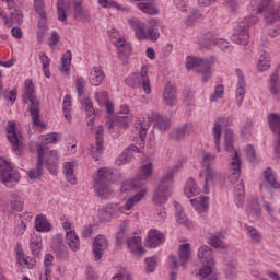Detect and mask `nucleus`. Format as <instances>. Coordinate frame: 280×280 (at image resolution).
<instances>
[{
  "mask_svg": "<svg viewBox=\"0 0 280 280\" xmlns=\"http://www.w3.org/2000/svg\"><path fill=\"white\" fill-rule=\"evenodd\" d=\"M175 208V217L178 224H183V226H186L187 229H191L194 222L187 218V214H185V211L183 210V206L178 203V201L173 202Z\"/></svg>",
  "mask_w": 280,
  "mask_h": 280,
  "instance_id": "393cba45",
  "label": "nucleus"
},
{
  "mask_svg": "<svg viewBox=\"0 0 280 280\" xmlns=\"http://www.w3.org/2000/svg\"><path fill=\"white\" fill-rule=\"evenodd\" d=\"M45 164L39 165L38 162L36 164V167L28 171V178L31 180H36L37 178H40L43 176V166Z\"/></svg>",
  "mask_w": 280,
  "mask_h": 280,
  "instance_id": "680f3d73",
  "label": "nucleus"
},
{
  "mask_svg": "<svg viewBox=\"0 0 280 280\" xmlns=\"http://www.w3.org/2000/svg\"><path fill=\"white\" fill-rule=\"evenodd\" d=\"M268 69H270V55H268V52H264L260 55L258 60V70L268 71Z\"/></svg>",
  "mask_w": 280,
  "mask_h": 280,
  "instance_id": "603ef678",
  "label": "nucleus"
},
{
  "mask_svg": "<svg viewBox=\"0 0 280 280\" xmlns=\"http://www.w3.org/2000/svg\"><path fill=\"white\" fill-rule=\"evenodd\" d=\"M107 209H109V213L112 214V218H119L121 213H125L124 206L119 203H108Z\"/></svg>",
  "mask_w": 280,
  "mask_h": 280,
  "instance_id": "5fc2aeb1",
  "label": "nucleus"
},
{
  "mask_svg": "<svg viewBox=\"0 0 280 280\" xmlns=\"http://www.w3.org/2000/svg\"><path fill=\"white\" fill-rule=\"evenodd\" d=\"M81 106L85 110V113H95V108H93V102L91 98L84 97L81 100Z\"/></svg>",
  "mask_w": 280,
  "mask_h": 280,
  "instance_id": "774afa93",
  "label": "nucleus"
},
{
  "mask_svg": "<svg viewBox=\"0 0 280 280\" xmlns=\"http://www.w3.org/2000/svg\"><path fill=\"white\" fill-rule=\"evenodd\" d=\"M46 165L50 174H56V170L58 168V151H50Z\"/></svg>",
  "mask_w": 280,
  "mask_h": 280,
  "instance_id": "a18cd8bd",
  "label": "nucleus"
},
{
  "mask_svg": "<svg viewBox=\"0 0 280 280\" xmlns=\"http://www.w3.org/2000/svg\"><path fill=\"white\" fill-rule=\"evenodd\" d=\"M184 163L185 161L183 160L177 162V164L168 168L166 174L160 179L153 194V202L155 205H165V202L170 200V196H172L174 191V175L179 172V170H183Z\"/></svg>",
  "mask_w": 280,
  "mask_h": 280,
  "instance_id": "f257e3e1",
  "label": "nucleus"
},
{
  "mask_svg": "<svg viewBox=\"0 0 280 280\" xmlns=\"http://www.w3.org/2000/svg\"><path fill=\"white\" fill-rule=\"evenodd\" d=\"M203 36L208 40H211L212 43H214L221 51H231L233 49V46H231V44L226 39H224V38H214L215 33H213L211 31L203 32Z\"/></svg>",
  "mask_w": 280,
  "mask_h": 280,
  "instance_id": "4be33fe9",
  "label": "nucleus"
},
{
  "mask_svg": "<svg viewBox=\"0 0 280 280\" xmlns=\"http://www.w3.org/2000/svg\"><path fill=\"white\" fill-rule=\"evenodd\" d=\"M130 159H132V153H129L128 150H125V151L116 159V165H118V166L126 165V163H130Z\"/></svg>",
  "mask_w": 280,
  "mask_h": 280,
  "instance_id": "e2e57ef3",
  "label": "nucleus"
},
{
  "mask_svg": "<svg viewBox=\"0 0 280 280\" xmlns=\"http://www.w3.org/2000/svg\"><path fill=\"white\" fill-rule=\"evenodd\" d=\"M66 241L68 243V246H70L71 250L77 253V250H80V238L78 237V234H75V231H68L66 235Z\"/></svg>",
  "mask_w": 280,
  "mask_h": 280,
  "instance_id": "58836bf2",
  "label": "nucleus"
},
{
  "mask_svg": "<svg viewBox=\"0 0 280 280\" xmlns=\"http://www.w3.org/2000/svg\"><path fill=\"white\" fill-rule=\"evenodd\" d=\"M190 203L199 213H202L206 209H209V197H197L195 199H190Z\"/></svg>",
  "mask_w": 280,
  "mask_h": 280,
  "instance_id": "4c0bfd02",
  "label": "nucleus"
},
{
  "mask_svg": "<svg viewBox=\"0 0 280 280\" xmlns=\"http://www.w3.org/2000/svg\"><path fill=\"white\" fill-rule=\"evenodd\" d=\"M226 279H233V277H237V261L233 258L225 259V268H224Z\"/></svg>",
  "mask_w": 280,
  "mask_h": 280,
  "instance_id": "e433bc0d",
  "label": "nucleus"
},
{
  "mask_svg": "<svg viewBox=\"0 0 280 280\" xmlns=\"http://www.w3.org/2000/svg\"><path fill=\"white\" fill-rule=\"evenodd\" d=\"M265 180L272 189H280V184L277 182V174L272 172L271 167H267L265 171Z\"/></svg>",
  "mask_w": 280,
  "mask_h": 280,
  "instance_id": "37998d69",
  "label": "nucleus"
},
{
  "mask_svg": "<svg viewBox=\"0 0 280 280\" xmlns=\"http://www.w3.org/2000/svg\"><path fill=\"white\" fill-rule=\"evenodd\" d=\"M98 220L100 222H110V220H113V214H110L108 206H105L98 210Z\"/></svg>",
  "mask_w": 280,
  "mask_h": 280,
  "instance_id": "4d7b16f0",
  "label": "nucleus"
},
{
  "mask_svg": "<svg viewBox=\"0 0 280 280\" xmlns=\"http://www.w3.org/2000/svg\"><path fill=\"white\" fill-rule=\"evenodd\" d=\"M188 189H185V194L187 198H191V196H196L198 194V190H196V180H194L192 177H190L187 182Z\"/></svg>",
  "mask_w": 280,
  "mask_h": 280,
  "instance_id": "0e129e2a",
  "label": "nucleus"
},
{
  "mask_svg": "<svg viewBox=\"0 0 280 280\" xmlns=\"http://www.w3.org/2000/svg\"><path fill=\"white\" fill-rule=\"evenodd\" d=\"M5 1L9 10V16H11L12 23H23V12L19 9L16 0H1Z\"/></svg>",
  "mask_w": 280,
  "mask_h": 280,
  "instance_id": "412c9836",
  "label": "nucleus"
},
{
  "mask_svg": "<svg viewBox=\"0 0 280 280\" xmlns=\"http://www.w3.org/2000/svg\"><path fill=\"white\" fill-rule=\"evenodd\" d=\"M125 83L131 89H143L147 95L152 93L150 85V77H148V66H142L140 72H133L126 80Z\"/></svg>",
  "mask_w": 280,
  "mask_h": 280,
  "instance_id": "6e6552de",
  "label": "nucleus"
},
{
  "mask_svg": "<svg viewBox=\"0 0 280 280\" xmlns=\"http://www.w3.org/2000/svg\"><path fill=\"white\" fill-rule=\"evenodd\" d=\"M245 229H246L249 240L253 242V244H261V242L264 240V235L261 234V232H259V230H257L256 228H253L248 224H245Z\"/></svg>",
  "mask_w": 280,
  "mask_h": 280,
  "instance_id": "a19ab883",
  "label": "nucleus"
},
{
  "mask_svg": "<svg viewBox=\"0 0 280 280\" xmlns=\"http://www.w3.org/2000/svg\"><path fill=\"white\" fill-rule=\"evenodd\" d=\"M236 75L238 78V83L236 88V104L237 106H242V102H244V96L246 95V80L244 78V72L242 69H236Z\"/></svg>",
  "mask_w": 280,
  "mask_h": 280,
  "instance_id": "6ab92c4d",
  "label": "nucleus"
},
{
  "mask_svg": "<svg viewBox=\"0 0 280 280\" xmlns=\"http://www.w3.org/2000/svg\"><path fill=\"white\" fill-rule=\"evenodd\" d=\"M232 125L233 118L231 117H221L214 122L212 130L217 152H222V148H220V141L222 139V126L226 127Z\"/></svg>",
  "mask_w": 280,
  "mask_h": 280,
  "instance_id": "ddd939ff",
  "label": "nucleus"
},
{
  "mask_svg": "<svg viewBox=\"0 0 280 280\" xmlns=\"http://www.w3.org/2000/svg\"><path fill=\"white\" fill-rule=\"evenodd\" d=\"M224 143H225V152H229L232 159L229 166L228 180L232 185H235V183L240 180V176L242 174V160L240 159V154H237V150H235V147L233 145L234 143L233 130L231 129L225 130Z\"/></svg>",
  "mask_w": 280,
  "mask_h": 280,
  "instance_id": "f03ea898",
  "label": "nucleus"
},
{
  "mask_svg": "<svg viewBox=\"0 0 280 280\" xmlns=\"http://www.w3.org/2000/svg\"><path fill=\"white\" fill-rule=\"evenodd\" d=\"M198 258L202 264V268L199 270V277L205 279L208 275L213 272L215 266V257H213V249L208 245H203L198 250Z\"/></svg>",
  "mask_w": 280,
  "mask_h": 280,
  "instance_id": "9b49d317",
  "label": "nucleus"
},
{
  "mask_svg": "<svg viewBox=\"0 0 280 280\" xmlns=\"http://www.w3.org/2000/svg\"><path fill=\"white\" fill-rule=\"evenodd\" d=\"M73 19L81 21V23H91V13L82 7V0L73 1Z\"/></svg>",
  "mask_w": 280,
  "mask_h": 280,
  "instance_id": "f3484780",
  "label": "nucleus"
},
{
  "mask_svg": "<svg viewBox=\"0 0 280 280\" xmlns=\"http://www.w3.org/2000/svg\"><path fill=\"white\" fill-rule=\"evenodd\" d=\"M248 213L252 215V218H255V220L260 218L261 208L259 207V200L257 198L252 200V205L248 208Z\"/></svg>",
  "mask_w": 280,
  "mask_h": 280,
  "instance_id": "de8ad7c7",
  "label": "nucleus"
},
{
  "mask_svg": "<svg viewBox=\"0 0 280 280\" xmlns=\"http://www.w3.org/2000/svg\"><path fill=\"white\" fill-rule=\"evenodd\" d=\"M63 174L70 183V185H75L78 183V179L75 178V175L73 174V164L71 162H66L63 164Z\"/></svg>",
  "mask_w": 280,
  "mask_h": 280,
  "instance_id": "49530a36",
  "label": "nucleus"
},
{
  "mask_svg": "<svg viewBox=\"0 0 280 280\" xmlns=\"http://www.w3.org/2000/svg\"><path fill=\"white\" fill-rule=\"evenodd\" d=\"M9 202L12 211L21 212L23 211V207H25V200L19 191H12L9 195Z\"/></svg>",
  "mask_w": 280,
  "mask_h": 280,
  "instance_id": "bb28decb",
  "label": "nucleus"
},
{
  "mask_svg": "<svg viewBox=\"0 0 280 280\" xmlns=\"http://www.w3.org/2000/svg\"><path fill=\"white\" fill-rule=\"evenodd\" d=\"M265 20H266V23H268L269 25H272V23H277L280 20L279 10L271 9L269 11H266Z\"/></svg>",
  "mask_w": 280,
  "mask_h": 280,
  "instance_id": "864d4df0",
  "label": "nucleus"
},
{
  "mask_svg": "<svg viewBox=\"0 0 280 280\" xmlns=\"http://www.w3.org/2000/svg\"><path fill=\"white\" fill-rule=\"evenodd\" d=\"M275 10V0H260L257 9V14H262V12H269Z\"/></svg>",
  "mask_w": 280,
  "mask_h": 280,
  "instance_id": "8fccbe9b",
  "label": "nucleus"
},
{
  "mask_svg": "<svg viewBox=\"0 0 280 280\" xmlns=\"http://www.w3.org/2000/svg\"><path fill=\"white\" fill-rule=\"evenodd\" d=\"M186 135H191V127L184 125L174 129L170 135V139L173 141H180V139H185Z\"/></svg>",
  "mask_w": 280,
  "mask_h": 280,
  "instance_id": "f704fd0d",
  "label": "nucleus"
},
{
  "mask_svg": "<svg viewBox=\"0 0 280 280\" xmlns=\"http://www.w3.org/2000/svg\"><path fill=\"white\" fill-rule=\"evenodd\" d=\"M205 184H203V191L205 194H209V183H213V185H220L224 180V176L215 171V168H206L205 170Z\"/></svg>",
  "mask_w": 280,
  "mask_h": 280,
  "instance_id": "dca6fc26",
  "label": "nucleus"
},
{
  "mask_svg": "<svg viewBox=\"0 0 280 280\" xmlns=\"http://www.w3.org/2000/svg\"><path fill=\"white\" fill-rule=\"evenodd\" d=\"M21 180V173H19L13 166L12 163L1 160L0 161V183L4 187L12 188Z\"/></svg>",
  "mask_w": 280,
  "mask_h": 280,
  "instance_id": "1a4fd4ad",
  "label": "nucleus"
},
{
  "mask_svg": "<svg viewBox=\"0 0 280 280\" xmlns=\"http://www.w3.org/2000/svg\"><path fill=\"white\" fill-rule=\"evenodd\" d=\"M71 60H73V55L71 50H67L61 57L60 73H69L71 71Z\"/></svg>",
  "mask_w": 280,
  "mask_h": 280,
  "instance_id": "79ce46f5",
  "label": "nucleus"
},
{
  "mask_svg": "<svg viewBox=\"0 0 280 280\" xmlns=\"http://www.w3.org/2000/svg\"><path fill=\"white\" fill-rule=\"evenodd\" d=\"M22 100L23 104H30L28 112L32 117L33 126L46 128L47 125L40 122V102L36 97V91H34V82H32V80L25 81Z\"/></svg>",
  "mask_w": 280,
  "mask_h": 280,
  "instance_id": "7ed1b4c3",
  "label": "nucleus"
},
{
  "mask_svg": "<svg viewBox=\"0 0 280 280\" xmlns=\"http://www.w3.org/2000/svg\"><path fill=\"white\" fill-rule=\"evenodd\" d=\"M69 10H71V0H57V14L58 21L65 23L67 16H69Z\"/></svg>",
  "mask_w": 280,
  "mask_h": 280,
  "instance_id": "cd10ccee",
  "label": "nucleus"
},
{
  "mask_svg": "<svg viewBox=\"0 0 280 280\" xmlns=\"http://www.w3.org/2000/svg\"><path fill=\"white\" fill-rule=\"evenodd\" d=\"M62 113L65 119L71 121V95H66L62 104Z\"/></svg>",
  "mask_w": 280,
  "mask_h": 280,
  "instance_id": "09e8293b",
  "label": "nucleus"
},
{
  "mask_svg": "<svg viewBox=\"0 0 280 280\" xmlns=\"http://www.w3.org/2000/svg\"><path fill=\"white\" fill-rule=\"evenodd\" d=\"M145 194H148V190L143 188L138 194L130 197L122 206L124 212L130 211V209H132L137 202H140L145 197Z\"/></svg>",
  "mask_w": 280,
  "mask_h": 280,
  "instance_id": "72a5a7b5",
  "label": "nucleus"
},
{
  "mask_svg": "<svg viewBox=\"0 0 280 280\" xmlns=\"http://www.w3.org/2000/svg\"><path fill=\"white\" fill-rule=\"evenodd\" d=\"M127 246L130 248L131 253L138 257H143V255H145V249L141 245V236H132L127 240Z\"/></svg>",
  "mask_w": 280,
  "mask_h": 280,
  "instance_id": "a878e982",
  "label": "nucleus"
},
{
  "mask_svg": "<svg viewBox=\"0 0 280 280\" xmlns=\"http://www.w3.org/2000/svg\"><path fill=\"white\" fill-rule=\"evenodd\" d=\"M25 220H32V214L27 212L20 214V223L14 229V235L21 236L25 233V230L27 229Z\"/></svg>",
  "mask_w": 280,
  "mask_h": 280,
  "instance_id": "ea45409f",
  "label": "nucleus"
},
{
  "mask_svg": "<svg viewBox=\"0 0 280 280\" xmlns=\"http://www.w3.org/2000/svg\"><path fill=\"white\" fill-rule=\"evenodd\" d=\"M30 248L32 250V255H34V257H38L43 249V238L36 234H32Z\"/></svg>",
  "mask_w": 280,
  "mask_h": 280,
  "instance_id": "c9c22d12",
  "label": "nucleus"
},
{
  "mask_svg": "<svg viewBox=\"0 0 280 280\" xmlns=\"http://www.w3.org/2000/svg\"><path fill=\"white\" fill-rule=\"evenodd\" d=\"M7 137L12 145V150H19V141H21V132L16 131V122L9 121L7 125Z\"/></svg>",
  "mask_w": 280,
  "mask_h": 280,
  "instance_id": "a211bd4d",
  "label": "nucleus"
},
{
  "mask_svg": "<svg viewBox=\"0 0 280 280\" xmlns=\"http://www.w3.org/2000/svg\"><path fill=\"white\" fill-rule=\"evenodd\" d=\"M234 194L237 198V205H242L244 202V194H245V188H244V180H241L234 189Z\"/></svg>",
  "mask_w": 280,
  "mask_h": 280,
  "instance_id": "052dcab7",
  "label": "nucleus"
},
{
  "mask_svg": "<svg viewBox=\"0 0 280 280\" xmlns=\"http://www.w3.org/2000/svg\"><path fill=\"white\" fill-rule=\"evenodd\" d=\"M147 272H154L156 270V266H159L156 261V256L145 258Z\"/></svg>",
  "mask_w": 280,
  "mask_h": 280,
  "instance_id": "69168bd1",
  "label": "nucleus"
},
{
  "mask_svg": "<svg viewBox=\"0 0 280 280\" xmlns=\"http://www.w3.org/2000/svg\"><path fill=\"white\" fill-rule=\"evenodd\" d=\"M90 152L95 161H100V155L104 152V138H97L96 145H91Z\"/></svg>",
  "mask_w": 280,
  "mask_h": 280,
  "instance_id": "c03bdc74",
  "label": "nucleus"
},
{
  "mask_svg": "<svg viewBox=\"0 0 280 280\" xmlns=\"http://www.w3.org/2000/svg\"><path fill=\"white\" fill-rule=\"evenodd\" d=\"M105 78L106 74L104 73V70H102V67H94L90 72V84L92 86H100Z\"/></svg>",
  "mask_w": 280,
  "mask_h": 280,
  "instance_id": "c756f323",
  "label": "nucleus"
},
{
  "mask_svg": "<svg viewBox=\"0 0 280 280\" xmlns=\"http://www.w3.org/2000/svg\"><path fill=\"white\" fill-rule=\"evenodd\" d=\"M113 180V171L108 167L97 170V175L94 178V191L101 200H110L115 198V190L110 187Z\"/></svg>",
  "mask_w": 280,
  "mask_h": 280,
  "instance_id": "20e7f679",
  "label": "nucleus"
},
{
  "mask_svg": "<svg viewBox=\"0 0 280 280\" xmlns=\"http://www.w3.org/2000/svg\"><path fill=\"white\" fill-rule=\"evenodd\" d=\"M279 82V74L273 72L269 79V91L271 95H277L279 93V89L277 88V83Z\"/></svg>",
  "mask_w": 280,
  "mask_h": 280,
  "instance_id": "6e6d98bb",
  "label": "nucleus"
},
{
  "mask_svg": "<svg viewBox=\"0 0 280 280\" xmlns=\"http://www.w3.org/2000/svg\"><path fill=\"white\" fill-rule=\"evenodd\" d=\"M113 44L117 47L118 58H120L124 65H128V56L132 52V46H130V43L126 42V38L120 37L113 42Z\"/></svg>",
  "mask_w": 280,
  "mask_h": 280,
  "instance_id": "2eb2a0df",
  "label": "nucleus"
},
{
  "mask_svg": "<svg viewBox=\"0 0 280 280\" xmlns=\"http://www.w3.org/2000/svg\"><path fill=\"white\" fill-rule=\"evenodd\" d=\"M257 23V16L252 15L249 18H245L243 21L238 23V28L234 31L232 34V40L236 45H243L246 47L248 45V40L250 36L248 35V27L255 25Z\"/></svg>",
  "mask_w": 280,
  "mask_h": 280,
  "instance_id": "9d476101",
  "label": "nucleus"
},
{
  "mask_svg": "<svg viewBox=\"0 0 280 280\" xmlns=\"http://www.w3.org/2000/svg\"><path fill=\"white\" fill-rule=\"evenodd\" d=\"M267 121L271 132L276 135L275 152L278 159H280V115L277 113H271L267 116Z\"/></svg>",
  "mask_w": 280,
  "mask_h": 280,
  "instance_id": "f8f14e48",
  "label": "nucleus"
},
{
  "mask_svg": "<svg viewBox=\"0 0 280 280\" xmlns=\"http://www.w3.org/2000/svg\"><path fill=\"white\" fill-rule=\"evenodd\" d=\"M165 242V234L161 233L158 230H150L148 233L147 245L149 248H156V246H161Z\"/></svg>",
  "mask_w": 280,
  "mask_h": 280,
  "instance_id": "b1692460",
  "label": "nucleus"
},
{
  "mask_svg": "<svg viewBox=\"0 0 280 280\" xmlns=\"http://www.w3.org/2000/svg\"><path fill=\"white\" fill-rule=\"evenodd\" d=\"M190 257H191V244L184 243L179 245L178 259H179L180 266H185V264L189 261Z\"/></svg>",
  "mask_w": 280,
  "mask_h": 280,
  "instance_id": "2f4dec72",
  "label": "nucleus"
},
{
  "mask_svg": "<svg viewBox=\"0 0 280 280\" xmlns=\"http://www.w3.org/2000/svg\"><path fill=\"white\" fill-rule=\"evenodd\" d=\"M104 105L108 114L106 126L109 132H115L116 130H119V128H121L122 130H126V128L130 127V121H132V119H130L128 116L113 115L115 113V106L113 105V103H110V101H108Z\"/></svg>",
  "mask_w": 280,
  "mask_h": 280,
  "instance_id": "0eeeda50",
  "label": "nucleus"
},
{
  "mask_svg": "<svg viewBox=\"0 0 280 280\" xmlns=\"http://www.w3.org/2000/svg\"><path fill=\"white\" fill-rule=\"evenodd\" d=\"M52 226L49 220H47V217L45 214H38L35 218V230L37 233H49L51 231Z\"/></svg>",
  "mask_w": 280,
  "mask_h": 280,
  "instance_id": "c85d7f7f",
  "label": "nucleus"
},
{
  "mask_svg": "<svg viewBox=\"0 0 280 280\" xmlns=\"http://www.w3.org/2000/svg\"><path fill=\"white\" fill-rule=\"evenodd\" d=\"M137 7L139 8V10H141V12H144V14H150L151 16H154V14H159V9L150 3L139 2Z\"/></svg>",
  "mask_w": 280,
  "mask_h": 280,
  "instance_id": "3c124183",
  "label": "nucleus"
},
{
  "mask_svg": "<svg viewBox=\"0 0 280 280\" xmlns=\"http://www.w3.org/2000/svg\"><path fill=\"white\" fill-rule=\"evenodd\" d=\"M215 65V58L210 57L207 59L198 57H187L186 59V69H195L197 73L202 75V82H209L211 78V67Z\"/></svg>",
  "mask_w": 280,
  "mask_h": 280,
  "instance_id": "423d86ee",
  "label": "nucleus"
},
{
  "mask_svg": "<svg viewBox=\"0 0 280 280\" xmlns=\"http://www.w3.org/2000/svg\"><path fill=\"white\" fill-rule=\"evenodd\" d=\"M245 154L249 163H257V151L255 150V147L253 144L246 145Z\"/></svg>",
  "mask_w": 280,
  "mask_h": 280,
  "instance_id": "bf43d9fd",
  "label": "nucleus"
},
{
  "mask_svg": "<svg viewBox=\"0 0 280 280\" xmlns=\"http://www.w3.org/2000/svg\"><path fill=\"white\" fill-rule=\"evenodd\" d=\"M153 172L154 166L152 165V162L143 164L140 167L136 178L124 182L122 186L120 187V191L126 194V191H137V189H141V187L145 185V180L152 176Z\"/></svg>",
  "mask_w": 280,
  "mask_h": 280,
  "instance_id": "39448f33",
  "label": "nucleus"
},
{
  "mask_svg": "<svg viewBox=\"0 0 280 280\" xmlns=\"http://www.w3.org/2000/svg\"><path fill=\"white\" fill-rule=\"evenodd\" d=\"M106 248H108V238L104 235H97L92 244V255L95 261H100L104 257Z\"/></svg>",
  "mask_w": 280,
  "mask_h": 280,
  "instance_id": "4468645a",
  "label": "nucleus"
},
{
  "mask_svg": "<svg viewBox=\"0 0 280 280\" xmlns=\"http://www.w3.org/2000/svg\"><path fill=\"white\" fill-rule=\"evenodd\" d=\"M129 25L135 31L136 37L139 40H148V32L145 31V24L137 19H129Z\"/></svg>",
  "mask_w": 280,
  "mask_h": 280,
  "instance_id": "5701e85b",
  "label": "nucleus"
},
{
  "mask_svg": "<svg viewBox=\"0 0 280 280\" xmlns=\"http://www.w3.org/2000/svg\"><path fill=\"white\" fill-rule=\"evenodd\" d=\"M222 95H224V85H217L214 93L210 96V102H218V100L222 98Z\"/></svg>",
  "mask_w": 280,
  "mask_h": 280,
  "instance_id": "338daca9",
  "label": "nucleus"
},
{
  "mask_svg": "<svg viewBox=\"0 0 280 280\" xmlns=\"http://www.w3.org/2000/svg\"><path fill=\"white\" fill-rule=\"evenodd\" d=\"M152 119L155 121V128L160 130V132H166L172 128V121L170 118L162 116L161 114H153Z\"/></svg>",
  "mask_w": 280,
  "mask_h": 280,
  "instance_id": "7c9ffc66",
  "label": "nucleus"
},
{
  "mask_svg": "<svg viewBox=\"0 0 280 280\" xmlns=\"http://www.w3.org/2000/svg\"><path fill=\"white\" fill-rule=\"evenodd\" d=\"M215 159H218L215 153H211L206 150H202L201 151V167H203V170H211L213 167V165H215Z\"/></svg>",
  "mask_w": 280,
  "mask_h": 280,
  "instance_id": "473e14b6",
  "label": "nucleus"
},
{
  "mask_svg": "<svg viewBox=\"0 0 280 280\" xmlns=\"http://www.w3.org/2000/svg\"><path fill=\"white\" fill-rule=\"evenodd\" d=\"M171 272H170V280H176L178 277V260L176 256H171Z\"/></svg>",
  "mask_w": 280,
  "mask_h": 280,
  "instance_id": "13d9d810",
  "label": "nucleus"
},
{
  "mask_svg": "<svg viewBox=\"0 0 280 280\" xmlns=\"http://www.w3.org/2000/svg\"><path fill=\"white\" fill-rule=\"evenodd\" d=\"M163 101L166 106H176L178 103V95L176 88L172 83H166L163 92Z\"/></svg>",
  "mask_w": 280,
  "mask_h": 280,
  "instance_id": "aec40b11",
  "label": "nucleus"
}]
</instances>
